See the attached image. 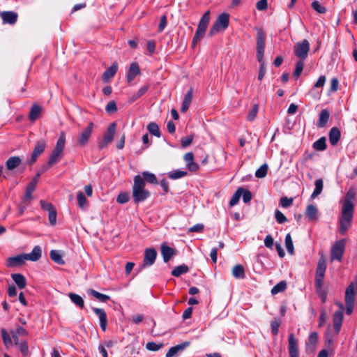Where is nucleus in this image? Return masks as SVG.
Instances as JSON below:
<instances>
[{"label": "nucleus", "instance_id": "22", "mask_svg": "<svg viewBox=\"0 0 357 357\" xmlns=\"http://www.w3.org/2000/svg\"><path fill=\"white\" fill-rule=\"evenodd\" d=\"M189 344L190 343L188 342H185L181 344L171 347L167 352L165 357H174L179 351L184 350Z\"/></svg>", "mask_w": 357, "mask_h": 357}, {"label": "nucleus", "instance_id": "27", "mask_svg": "<svg viewBox=\"0 0 357 357\" xmlns=\"http://www.w3.org/2000/svg\"><path fill=\"white\" fill-rule=\"evenodd\" d=\"M43 110L42 107L37 104H33L29 114V119L31 121H35L40 115Z\"/></svg>", "mask_w": 357, "mask_h": 357}, {"label": "nucleus", "instance_id": "63", "mask_svg": "<svg viewBox=\"0 0 357 357\" xmlns=\"http://www.w3.org/2000/svg\"><path fill=\"white\" fill-rule=\"evenodd\" d=\"M105 110L107 113H113L116 112L117 107L114 101H110L107 103L105 107Z\"/></svg>", "mask_w": 357, "mask_h": 357}, {"label": "nucleus", "instance_id": "10", "mask_svg": "<svg viewBox=\"0 0 357 357\" xmlns=\"http://www.w3.org/2000/svg\"><path fill=\"white\" fill-rule=\"evenodd\" d=\"M157 257V252L154 248H146L144 250V257L142 268L151 266L155 263Z\"/></svg>", "mask_w": 357, "mask_h": 357}, {"label": "nucleus", "instance_id": "28", "mask_svg": "<svg viewBox=\"0 0 357 357\" xmlns=\"http://www.w3.org/2000/svg\"><path fill=\"white\" fill-rule=\"evenodd\" d=\"M330 117V113L327 109H322L319 114V120L317 123L318 128H324L326 126Z\"/></svg>", "mask_w": 357, "mask_h": 357}, {"label": "nucleus", "instance_id": "6", "mask_svg": "<svg viewBox=\"0 0 357 357\" xmlns=\"http://www.w3.org/2000/svg\"><path fill=\"white\" fill-rule=\"evenodd\" d=\"M345 241L344 240H340L336 241L331 248V261L337 260L341 261L344 252Z\"/></svg>", "mask_w": 357, "mask_h": 357}, {"label": "nucleus", "instance_id": "8", "mask_svg": "<svg viewBox=\"0 0 357 357\" xmlns=\"http://www.w3.org/2000/svg\"><path fill=\"white\" fill-rule=\"evenodd\" d=\"M265 49V36L261 29H257V57L258 61H261L264 58Z\"/></svg>", "mask_w": 357, "mask_h": 357}, {"label": "nucleus", "instance_id": "38", "mask_svg": "<svg viewBox=\"0 0 357 357\" xmlns=\"http://www.w3.org/2000/svg\"><path fill=\"white\" fill-rule=\"evenodd\" d=\"M318 335L316 332H313L310 334L308 337V342L307 343V351L310 350L312 351L314 348V346L317 342Z\"/></svg>", "mask_w": 357, "mask_h": 357}, {"label": "nucleus", "instance_id": "44", "mask_svg": "<svg viewBox=\"0 0 357 357\" xmlns=\"http://www.w3.org/2000/svg\"><path fill=\"white\" fill-rule=\"evenodd\" d=\"M285 247L290 255L294 254V248L290 234H287L285 236Z\"/></svg>", "mask_w": 357, "mask_h": 357}, {"label": "nucleus", "instance_id": "37", "mask_svg": "<svg viewBox=\"0 0 357 357\" xmlns=\"http://www.w3.org/2000/svg\"><path fill=\"white\" fill-rule=\"evenodd\" d=\"M142 178H144V182L146 181L151 184H158V180L155 175L149 172L145 171L143 172L142 175H140Z\"/></svg>", "mask_w": 357, "mask_h": 357}, {"label": "nucleus", "instance_id": "3", "mask_svg": "<svg viewBox=\"0 0 357 357\" xmlns=\"http://www.w3.org/2000/svg\"><path fill=\"white\" fill-rule=\"evenodd\" d=\"M209 21H210V12L207 11L203 15V16L202 17V18L199 22L197 29L196 30L195 34L193 37L192 42V45L193 47L196 45L197 42H199L200 40V39L204 36V35L206 32V28L208 26V24L209 23Z\"/></svg>", "mask_w": 357, "mask_h": 357}, {"label": "nucleus", "instance_id": "4", "mask_svg": "<svg viewBox=\"0 0 357 357\" xmlns=\"http://www.w3.org/2000/svg\"><path fill=\"white\" fill-rule=\"evenodd\" d=\"M229 23V15L227 13L220 15L209 31L210 36H214L220 31L225 30Z\"/></svg>", "mask_w": 357, "mask_h": 357}, {"label": "nucleus", "instance_id": "32", "mask_svg": "<svg viewBox=\"0 0 357 357\" xmlns=\"http://www.w3.org/2000/svg\"><path fill=\"white\" fill-rule=\"evenodd\" d=\"M12 337L15 344H19V336H26L28 332L21 326H18L15 331L11 332Z\"/></svg>", "mask_w": 357, "mask_h": 357}, {"label": "nucleus", "instance_id": "39", "mask_svg": "<svg viewBox=\"0 0 357 357\" xmlns=\"http://www.w3.org/2000/svg\"><path fill=\"white\" fill-rule=\"evenodd\" d=\"M50 256L51 259L58 264H63L65 263L64 260L63 259L62 255L59 250H51Z\"/></svg>", "mask_w": 357, "mask_h": 357}, {"label": "nucleus", "instance_id": "7", "mask_svg": "<svg viewBox=\"0 0 357 357\" xmlns=\"http://www.w3.org/2000/svg\"><path fill=\"white\" fill-rule=\"evenodd\" d=\"M309 50L310 43L306 39L296 43L294 47L295 55L299 59V60L303 61L307 58Z\"/></svg>", "mask_w": 357, "mask_h": 357}, {"label": "nucleus", "instance_id": "15", "mask_svg": "<svg viewBox=\"0 0 357 357\" xmlns=\"http://www.w3.org/2000/svg\"><path fill=\"white\" fill-rule=\"evenodd\" d=\"M118 70V63L114 62L112 65L109 67L102 74V81L106 83L108 82L111 78H112Z\"/></svg>", "mask_w": 357, "mask_h": 357}, {"label": "nucleus", "instance_id": "45", "mask_svg": "<svg viewBox=\"0 0 357 357\" xmlns=\"http://www.w3.org/2000/svg\"><path fill=\"white\" fill-rule=\"evenodd\" d=\"M286 288H287L286 282L281 281L272 288L271 293H272V294H277L280 292L284 291Z\"/></svg>", "mask_w": 357, "mask_h": 357}, {"label": "nucleus", "instance_id": "17", "mask_svg": "<svg viewBox=\"0 0 357 357\" xmlns=\"http://www.w3.org/2000/svg\"><path fill=\"white\" fill-rule=\"evenodd\" d=\"M93 312L98 317L100 328L105 331L107 325V319L105 311L101 308H93Z\"/></svg>", "mask_w": 357, "mask_h": 357}, {"label": "nucleus", "instance_id": "31", "mask_svg": "<svg viewBox=\"0 0 357 357\" xmlns=\"http://www.w3.org/2000/svg\"><path fill=\"white\" fill-rule=\"evenodd\" d=\"M22 162V160L18 156L9 158L6 162V167L8 170H13L18 167Z\"/></svg>", "mask_w": 357, "mask_h": 357}, {"label": "nucleus", "instance_id": "58", "mask_svg": "<svg viewBox=\"0 0 357 357\" xmlns=\"http://www.w3.org/2000/svg\"><path fill=\"white\" fill-rule=\"evenodd\" d=\"M162 347V344H156L154 342H149L146 344V348L149 351H156Z\"/></svg>", "mask_w": 357, "mask_h": 357}, {"label": "nucleus", "instance_id": "55", "mask_svg": "<svg viewBox=\"0 0 357 357\" xmlns=\"http://www.w3.org/2000/svg\"><path fill=\"white\" fill-rule=\"evenodd\" d=\"M130 199V195L128 192H121L117 197V202L119 204L127 203Z\"/></svg>", "mask_w": 357, "mask_h": 357}, {"label": "nucleus", "instance_id": "2", "mask_svg": "<svg viewBox=\"0 0 357 357\" xmlns=\"http://www.w3.org/2000/svg\"><path fill=\"white\" fill-rule=\"evenodd\" d=\"M150 196V192L145 189V182L140 175L134 177L132 197L135 203L144 202Z\"/></svg>", "mask_w": 357, "mask_h": 357}, {"label": "nucleus", "instance_id": "11", "mask_svg": "<svg viewBox=\"0 0 357 357\" xmlns=\"http://www.w3.org/2000/svg\"><path fill=\"white\" fill-rule=\"evenodd\" d=\"M45 146L46 142L44 139H40L37 142L29 162L30 165L36 161L38 157L44 151Z\"/></svg>", "mask_w": 357, "mask_h": 357}, {"label": "nucleus", "instance_id": "1", "mask_svg": "<svg viewBox=\"0 0 357 357\" xmlns=\"http://www.w3.org/2000/svg\"><path fill=\"white\" fill-rule=\"evenodd\" d=\"M354 199L355 192L354 189L349 190L343 202L340 219V231L342 234H344L351 226L354 211Z\"/></svg>", "mask_w": 357, "mask_h": 357}, {"label": "nucleus", "instance_id": "48", "mask_svg": "<svg viewBox=\"0 0 357 357\" xmlns=\"http://www.w3.org/2000/svg\"><path fill=\"white\" fill-rule=\"evenodd\" d=\"M61 154H62L61 153L56 152V151L53 150L52 153L50 154V158L48 160L49 165H53L56 162H57L59 160V159L61 156Z\"/></svg>", "mask_w": 357, "mask_h": 357}, {"label": "nucleus", "instance_id": "20", "mask_svg": "<svg viewBox=\"0 0 357 357\" xmlns=\"http://www.w3.org/2000/svg\"><path fill=\"white\" fill-rule=\"evenodd\" d=\"M140 73L139 66L137 63L133 62L130 64L128 73L127 75L128 82H131L134 78Z\"/></svg>", "mask_w": 357, "mask_h": 357}, {"label": "nucleus", "instance_id": "62", "mask_svg": "<svg viewBox=\"0 0 357 357\" xmlns=\"http://www.w3.org/2000/svg\"><path fill=\"white\" fill-rule=\"evenodd\" d=\"M280 321L276 319H274L272 321H271V331H272V333L273 335H278V332H279V327H280Z\"/></svg>", "mask_w": 357, "mask_h": 357}, {"label": "nucleus", "instance_id": "50", "mask_svg": "<svg viewBox=\"0 0 357 357\" xmlns=\"http://www.w3.org/2000/svg\"><path fill=\"white\" fill-rule=\"evenodd\" d=\"M268 165L266 164L262 165L255 172V176L257 178H264L267 174Z\"/></svg>", "mask_w": 357, "mask_h": 357}, {"label": "nucleus", "instance_id": "23", "mask_svg": "<svg viewBox=\"0 0 357 357\" xmlns=\"http://www.w3.org/2000/svg\"><path fill=\"white\" fill-rule=\"evenodd\" d=\"M341 137V133L340 130L336 128H332L328 134L329 142L331 145L335 146L337 144Z\"/></svg>", "mask_w": 357, "mask_h": 357}, {"label": "nucleus", "instance_id": "43", "mask_svg": "<svg viewBox=\"0 0 357 357\" xmlns=\"http://www.w3.org/2000/svg\"><path fill=\"white\" fill-rule=\"evenodd\" d=\"M147 130L151 135H153L155 137H160V132L159 127L157 123H155L154 122L150 123L147 126Z\"/></svg>", "mask_w": 357, "mask_h": 357}, {"label": "nucleus", "instance_id": "26", "mask_svg": "<svg viewBox=\"0 0 357 357\" xmlns=\"http://www.w3.org/2000/svg\"><path fill=\"white\" fill-rule=\"evenodd\" d=\"M11 278L19 289H22L26 287V280L22 274L13 273Z\"/></svg>", "mask_w": 357, "mask_h": 357}, {"label": "nucleus", "instance_id": "46", "mask_svg": "<svg viewBox=\"0 0 357 357\" xmlns=\"http://www.w3.org/2000/svg\"><path fill=\"white\" fill-rule=\"evenodd\" d=\"M242 194V188H239L235 192L229 201L230 206H234L238 202Z\"/></svg>", "mask_w": 357, "mask_h": 357}, {"label": "nucleus", "instance_id": "18", "mask_svg": "<svg viewBox=\"0 0 357 357\" xmlns=\"http://www.w3.org/2000/svg\"><path fill=\"white\" fill-rule=\"evenodd\" d=\"M161 255L164 261L168 262L170 259L176 255V252L172 248L168 246L165 243H163L161 245Z\"/></svg>", "mask_w": 357, "mask_h": 357}, {"label": "nucleus", "instance_id": "25", "mask_svg": "<svg viewBox=\"0 0 357 357\" xmlns=\"http://www.w3.org/2000/svg\"><path fill=\"white\" fill-rule=\"evenodd\" d=\"M305 214L310 221H317L318 220V209L313 204H310L307 206Z\"/></svg>", "mask_w": 357, "mask_h": 357}, {"label": "nucleus", "instance_id": "59", "mask_svg": "<svg viewBox=\"0 0 357 357\" xmlns=\"http://www.w3.org/2000/svg\"><path fill=\"white\" fill-rule=\"evenodd\" d=\"M275 217L277 222L280 224H282V223L287 222V220L285 215L279 210L275 211Z\"/></svg>", "mask_w": 357, "mask_h": 357}, {"label": "nucleus", "instance_id": "51", "mask_svg": "<svg viewBox=\"0 0 357 357\" xmlns=\"http://www.w3.org/2000/svg\"><path fill=\"white\" fill-rule=\"evenodd\" d=\"M90 294L96 298L100 300L102 302H105L109 299V296L105 294H102L93 289L90 290Z\"/></svg>", "mask_w": 357, "mask_h": 357}, {"label": "nucleus", "instance_id": "41", "mask_svg": "<svg viewBox=\"0 0 357 357\" xmlns=\"http://www.w3.org/2000/svg\"><path fill=\"white\" fill-rule=\"evenodd\" d=\"M69 298L72 301L73 303H75L76 305L79 306L81 308H83L84 306V302L83 298L74 293H70L69 294Z\"/></svg>", "mask_w": 357, "mask_h": 357}, {"label": "nucleus", "instance_id": "21", "mask_svg": "<svg viewBox=\"0 0 357 357\" xmlns=\"http://www.w3.org/2000/svg\"><path fill=\"white\" fill-rule=\"evenodd\" d=\"M355 301V292H354V284L351 282L346 289L345 291V303L346 304H354Z\"/></svg>", "mask_w": 357, "mask_h": 357}, {"label": "nucleus", "instance_id": "14", "mask_svg": "<svg viewBox=\"0 0 357 357\" xmlns=\"http://www.w3.org/2000/svg\"><path fill=\"white\" fill-rule=\"evenodd\" d=\"M3 24H14L17 20V13L13 11H3L1 13Z\"/></svg>", "mask_w": 357, "mask_h": 357}, {"label": "nucleus", "instance_id": "13", "mask_svg": "<svg viewBox=\"0 0 357 357\" xmlns=\"http://www.w3.org/2000/svg\"><path fill=\"white\" fill-rule=\"evenodd\" d=\"M26 257L24 255H16L9 257L6 261L8 267H16L22 265L26 261Z\"/></svg>", "mask_w": 357, "mask_h": 357}, {"label": "nucleus", "instance_id": "42", "mask_svg": "<svg viewBox=\"0 0 357 357\" xmlns=\"http://www.w3.org/2000/svg\"><path fill=\"white\" fill-rule=\"evenodd\" d=\"M313 148L317 151H324L326 149V139L325 137L319 138L314 142Z\"/></svg>", "mask_w": 357, "mask_h": 357}, {"label": "nucleus", "instance_id": "64", "mask_svg": "<svg viewBox=\"0 0 357 357\" xmlns=\"http://www.w3.org/2000/svg\"><path fill=\"white\" fill-rule=\"evenodd\" d=\"M193 140V136L189 135L185 137H182L181 139V144L183 147H187L189 145L191 144Z\"/></svg>", "mask_w": 357, "mask_h": 357}, {"label": "nucleus", "instance_id": "12", "mask_svg": "<svg viewBox=\"0 0 357 357\" xmlns=\"http://www.w3.org/2000/svg\"><path fill=\"white\" fill-rule=\"evenodd\" d=\"M289 345V353L290 357H299L298 342L294 335L291 333L288 338Z\"/></svg>", "mask_w": 357, "mask_h": 357}, {"label": "nucleus", "instance_id": "54", "mask_svg": "<svg viewBox=\"0 0 357 357\" xmlns=\"http://www.w3.org/2000/svg\"><path fill=\"white\" fill-rule=\"evenodd\" d=\"M259 62L260 63V66H259V73H258V79L262 80L266 74V64L264 61V59H261V61H259Z\"/></svg>", "mask_w": 357, "mask_h": 357}, {"label": "nucleus", "instance_id": "40", "mask_svg": "<svg viewBox=\"0 0 357 357\" xmlns=\"http://www.w3.org/2000/svg\"><path fill=\"white\" fill-rule=\"evenodd\" d=\"M188 271V267L185 264H182L175 267L172 271V275L174 277H179L182 274H185Z\"/></svg>", "mask_w": 357, "mask_h": 357}, {"label": "nucleus", "instance_id": "53", "mask_svg": "<svg viewBox=\"0 0 357 357\" xmlns=\"http://www.w3.org/2000/svg\"><path fill=\"white\" fill-rule=\"evenodd\" d=\"M149 89V85H144L143 86H142L139 90L137 92L136 94H135L132 98H131V101L133 102L135 101V100H137V98H139V97H141L142 96H143Z\"/></svg>", "mask_w": 357, "mask_h": 357}, {"label": "nucleus", "instance_id": "34", "mask_svg": "<svg viewBox=\"0 0 357 357\" xmlns=\"http://www.w3.org/2000/svg\"><path fill=\"white\" fill-rule=\"evenodd\" d=\"M66 144V135L64 132H61L55 147L53 150L56 151V152H60L62 153L63 150L65 147Z\"/></svg>", "mask_w": 357, "mask_h": 357}, {"label": "nucleus", "instance_id": "36", "mask_svg": "<svg viewBox=\"0 0 357 357\" xmlns=\"http://www.w3.org/2000/svg\"><path fill=\"white\" fill-rule=\"evenodd\" d=\"M314 185H315L314 190L311 195V197L312 199L317 197L321 193L323 188H324L323 180L321 178L317 179L314 182Z\"/></svg>", "mask_w": 357, "mask_h": 357}, {"label": "nucleus", "instance_id": "49", "mask_svg": "<svg viewBox=\"0 0 357 357\" xmlns=\"http://www.w3.org/2000/svg\"><path fill=\"white\" fill-rule=\"evenodd\" d=\"M77 198L79 206L81 208H86V206L87 205V201H86V199L84 195L83 194V192L82 191H79L77 192Z\"/></svg>", "mask_w": 357, "mask_h": 357}, {"label": "nucleus", "instance_id": "47", "mask_svg": "<svg viewBox=\"0 0 357 357\" xmlns=\"http://www.w3.org/2000/svg\"><path fill=\"white\" fill-rule=\"evenodd\" d=\"M1 332L4 344L7 347H10L13 344L10 335L7 333V331L4 328L1 329Z\"/></svg>", "mask_w": 357, "mask_h": 357}, {"label": "nucleus", "instance_id": "16", "mask_svg": "<svg viewBox=\"0 0 357 357\" xmlns=\"http://www.w3.org/2000/svg\"><path fill=\"white\" fill-rule=\"evenodd\" d=\"M183 159L187 168L190 172H196L199 169V165L194 162V155L192 152L185 153Z\"/></svg>", "mask_w": 357, "mask_h": 357}, {"label": "nucleus", "instance_id": "24", "mask_svg": "<svg viewBox=\"0 0 357 357\" xmlns=\"http://www.w3.org/2000/svg\"><path fill=\"white\" fill-rule=\"evenodd\" d=\"M42 250L39 245L35 246L29 254H24L26 260L36 261L41 257Z\"/></svg>", "mask_w": 357, "mask_h": 357}, {"label": "nucleus", "instance_id": "5", "mask_svg": "<svg viewBox=\"0 0 357 357\" xmlns=\"http://www.w3.org/2000/svg\"><path fill=\"white\" fill-rule=\"evenodd\" d=\"M94 123L89 122L86 128L81 130L77 138V143L79 146H85L92 135Z\"/></svg>", "mask_w": 357, "mask_h": 357}, {"label": "nucleus", "instance_id": "19", "mask_svg": "<svg viewBox=\"0 0 357 357\" xmlns=\"http://www.w3.org/2000/svg\"><path fill=\"white\" fill-rule=\"evenodd\" d=\"M343 314L342 311H336L333 314V328L335 334H338L342 324Z\"/></svg>", "mask_w": 357, "mask_h": 357}, {"label": "nucleus", "instance_id": "52", "mask_svg": "<svg viewBox=\"0 0 357 357\" xmlns=\"http://www.w3.org/2000/svg\"><path fill=\"white\" fill-rule=\"evenodd\" d=\"M187 175V172L182 170H176L169 174V177L172 179H178Z\"/></svg>", "mask_w": 357, "mask_h": 357}, {"label": "nucleus", "instance_id": "35", "mask_svg": "<svg viewBox=\"0 0 357 357\" xmlns=\"http://www.w3.org/2000/svg\"><path fill=\"white\" fill-rule=\"evenodd\" d=\"M326 269V263L324 258H321L317 264L316 275L318 277L324 276Z\"/></svg>", "mask_w": 357, "mask_h": 357}, {"label": "nucleus", "instance_id": "57", "mask_svg": "<svg viewBox=\"0 0 357 357\" xmlns=\"http://www.w3.org/2000/svg\"><path fill=\"white\" fill-rule=\"evenodd\" d=\"M312 8L319 13H325L326 9L324 6H321L318 1H314L312 3Z\"/></svg>", "mask_w": 357, "mask_h": 357}, {"label": "nucleus", "instance_id": "30", "mask_svg": "<svg viewBox=\"0 0 357 357\" xmlns=\"http://www.w3.org/2000/svg\"><path fill=\"white\" fill-rule=\"evenodd\" d=\"M193 96L192 89H190L185 94L181 108V112H185L189 108Z\"/></svg>", "mask_w": 357, "mask_h": 357}, {"label": "nucleus", "instance_id": "9", "mask_svg": "<svg viewBox=\"0 0 357 357\" xmlns=\"http://www.w3.org/2000/svg\"><path fill=\"white\" fill-rule=\"evenodd\" d=\"M116 132V123H112L109 125V126L107 128V130L105 135L103 136V138L102 141L99 143L98 146L99 149H102L105 148L109 144H110L114 137Z\"/></svg>", "mask_w": 357, "mask_h": 357}, {"label": "nucleus", "instance_id": "33", "mask_svg": "<svg viewBox=\"0 0 357 357\" xmlns=\"http://www.w3.org/2000/svg\"><path fill=\"white\" fill-rule=\"evenodd\" d=\"M232 275L236 279H243L245 277V270L242 265H235L232 268Z\"/></svg>", "mask_w": 357, "mask_h": 357}, {"label": "nucleus", "instance_id": "61", "mask_svg": "<svg viewBox=\"0 0 357 357\" xmlns=\"http://www.w3.org/2000/svg\"><path fill=\"white\" fill-rule=\"evenodd\" d=\"M241 196L243 197V200L244 203H248L252 199V194L247 189L242 188Z\"/></svg>", "mask_w": 357, "mask_h": 357}, {"label": "nucleus", "instance_id": "56", "mask_svg": "<svg viewBox=\"0 0 357 357\" xmlns=\"http://www.w3.org/2000/svg\"><path fill=\"white\" fill-rule=\"evenodd\" d=\"M303 69V61L299 60L296 64V68L294 72V76L295 77H298L301 74Z\"/></svg>", "mask_w": 357, "mask_h": 357}, {"label": "nucleus", "instance_id": "29", "mask_svg": "<svg viewBox=\"0 0 357 357\" xmlns=\"http://www.w3.org/2000/svg\"><path fill=\"white\" fill-rule=\"evenodd\" d=\"M37 185V178H33L32 181L29 183L25 195L24 196V201H30L32 199V192L35 190Z\"/></svg>", "mask_w": 357, "mask_h": 357}, {"label": "nucleus", "instance_id": "60", "mask_svg": "<svg viewBox=\"0 0 357 357\" xmlns=\"http://www.w3.org/2000/svg\"><path fill=\"white\" fill-rule=\"evenodd\" d=\"M40 204L41 208L43 210L47 211L48 213L50 212L51 211H53L55 209L54 206L51 203L47 202L46 201L41 200L40 202Z\"/></svg>", "mask_w": 357, "mask_h": 357}]
</instances>
